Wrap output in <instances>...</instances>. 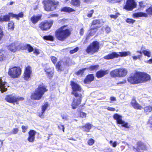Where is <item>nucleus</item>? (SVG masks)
Returning <instances> with one entry per match:
<instances>
[{
    "label": "nucleus",
    "instance_id": "nucleus-1",
    "mask_svg": "<svg viewBox=\"0 0 152 152\" xmlns=\"http://www.w3.org/2000/svg\"><path fill=\"white\" fill-rule=\"evenodd\" d=\"M70 85L72 90V94L75 97L78 98V99L74 98L72 104V108L75 109L81 103L82 98V93L83 91L81 86L75 82L71 81Z\"/></svg>",
    "mask_w": 152,
    "mask_h": 152
},
{
    "label": "nucleus",
    "instance_id": "nucleus-2",
    "mask_svg": "<svg viewBox=\"0 0 152 152\" xmlns=\"http://www.w3.org/2000/svg\"><path fill=\"white\" fill-rule=\"evenodd\" d=\"M150 76L144 72H138L135 73L133 76L128 79L129 82L132 84L144 83L150 80Z\"/></svg>",
    "mask_w": 152,
    "mask_h": 152
},
{
    "label": "nucleus",
    "instance_id": "nucleus-3",
    "mask_svg": "<svg viewBox=\"0 0 152 152\" xmlns=\"http://www.w3.org/2000/svg\"><path fill=\"white\" fill-rule=\"evenodd\" d=\"M55 33L56 37L58 40L64 41L70 36L71 32L67 26H64L57 30Z\"/></svg>",
    "mask_w": 152,
    "mask_h": 152
},
{
    "label": "nucleus",
    "instance_id": "nucleus-4",
    "mask_svg": "<svg viewBox=\"0 0 152 152\" xmlns=\"http://www.w3.org/2000/svg\"><path fill=\"white\" fill-rule=\"evenodd\" d=\"M47 91L46 86L42 84L40 85L35 89L34 92L32 94L31 98L32 99L39 100L41 98L44 93Z\"/></svg>",
    "mask_w": 152,
    "mask_h": 152
},
{
    "label": "nucleus",
    "instance_id": "nucleus-5",
    "mask_svg": "<svg viewBox=\"0 0 152 152\" xmlns=\"http://www.w3.org/2000/svg\"><path fill=\"white\" fill-rule=\"evenodd\" d=\"M130 55L131 53L129 51L119 52H113L104 56V58L106 60H110L113 59L115 58H118L119 57H126L129 55Z\"/></svg>",
    "mask_w": 152,
    "mask_h": 152
},
{
    "label": "nucleus",
    "instance_id": "nucleus-6",
    "mask_svg": "<svg viewBox=\"0 0 152 152\" xmlns=\"http://www.w3.org/2000/svg\"><path fill=\"white\" fill-rule=\"evenodd\" d=\"M44 9L47 11H52L55 10L58 2L54 0H45L44 1Z\"/></svg>",
    "mask_w": 152,
    "mask_h": 152
},
{
    "label": "nucleus",
    "instance_id": "nucleus-7",
    "mask_svg": "<svg viewBox=\"0 0 152 152\" xmlns=\"http://www.w3.org/2000/svg\"><path fill=\"white\" fill-rule=\"evenodd\" d=\"M21 72V69L19 67L14 66L9 69L8 74L11 77L16 78L20 76Z\"/></svg>",
    "mask_w": 152,
    "mask_h": 152
},
{
    "label": "nucleus",
    "instance_id": "nucleus-8",
    "mask_svg": "<svg viewBox=\"0 0 152 152\" xmlns=\"http://www.w3.org/2000/svg\"><path fill=\"white\" fill-rule=\"evenodd\" d=\"M99 48V43L95 41L87 47L86 52L88 54H93L98 51Z\"/></svg>",
    "mask_w": 152,
    "mask_h": 152
},
{
    "label": "nucleus",
    "instance_id": "nucleus-9",
    "mask_svg": "<svg viewBox=\"0 0 152 152\" xmlns=\"http://www.w3.org/2000/svg\"><path fill=\"white\" fill-rule=\"evenodd\" d=\"M137 5V3L134 0H126L124 8L128 11L132 10L136 7Z\"/></svg>",
    "mask_w": 152,
    "mask_h": 152
},
{
    "label": "nucleus",
    "instance_id": "nucleus-10",
    "mask_svg": "<svg viewBox=\"0 0 152 152\" xmlns=\"http://www.w3.org/2000/svg\"><path fill=\"white\" fill-rule=\"evenodd\" d=\"M113 118L116 121L117 123L118 124H122V126L126 128H129L130 125H129L128 123L125 122L122 120V116L117 113L115 114L113 116Z\"/></svg>",
    "mask_w": 152,
    "mask_h": 152
},
{
    "label": "nucleus",
    "instance_id": "nucleus-11",
    "mask_svg": "<svg viewBox=\"0 0 152 152\" xmlns=\"http://www.w3.org/2000/svg\"><path fill=\"white\" fill-rule=\"evenodd\" d=\"M53 23V21L50 22H42L40 24L39 27L43 31H46L49 29Z\"/></svg>",
    "mask_w": 152,
    "mask_h": 152
},
{
    "label": "nucleus",
    "instance_id": "nucleus-12",
    "mask_svg": "<svg viewBox=\"0 0 152 152\" xmlns=\"http://www.w3.org/2000/svg\"><path fill=\"white\" fill-rule=\"evenodd\" d=\"M137 148H135L134 147H133V150L135 152H142L141 151L146 149V147L144 143L140 141H139L137 143Z\"/></svg>",
    "mask_w": 152,
    "mask_h": 152
},
{
    "label": "nucleus",
    "instance_id": "nucleus-13",
    "mask_svg": "<svg viewBox=\"0 0 152 152\" xmlns=\"http://www.w3.org/2000/svg\"><path fill=\"white\" fill-rule=\"evenodd\" d=\"M32 74V69L31 67L28 66L26 67L24 74V78L25 80H28L31 77Z\"/></svg>",
    "mask_w": 152,
    "mask_h": 152
},
{
    "label": "nucleus",
    "instance_id": "nucleus-14",
    "mask_svg": "<svg viewBox=\"0 0 152 152\" xmlns=\"http://www.w3.org/2000/svg\"><path fill=\"white\" fill-rule=\"evenodd\" d=\"M44 70L46 72L47 76L50 79L53 77L54 72L53 68L47 67L45 68Z\"/></svg>",
    "mask_w": 152,
    "mask_h": 152
},
{
    "label": "nucleus",
    "instance_id": "nucleus-15",
    "mask_svg": "<svg viewBox=\"0 0 152 152\" xmlns=\"http://www.w3.org/2000/svg\"><path fill=\"white\" fill-rule=\"evenodd\" d=\"M19 44L17 42L12 43L8 46L9 50L13 52H15L17 50H19L20 47L18 48Z\"/></svg>",
    "mask_w": 152,
    "mask_h": 152
},
{
    "label": "nucleus",
    "instance_id": "nucleus-16",
    "mask_svg": "<svg viewBox=\"0 0 152 152\" xmlns=\"http://www.w3.org/2000/svg\"><path fill=\"white\" fill-rule=\"evenodd\" d=\"M36 133V132L32 130H30L28 132V137L27 140L29 142H34Z\"/></svg>",
    "mask_w": 152,
    "mask_h": 152
},
{
    "label": "nucleus",
    "instance_id": "nucleus-17",
    "mask_svg": "<svg viewBox=\"0 0 152 152\" xmlns=\"http://www.w3.org/2000/svg\"><path fill=\"white\" fill-rule=\"evenodd\" d=\"M100 21L99 20H94L93 21V25L91 26L92 28H91V32L89 33V35L90 36H93L94 35V33L95 32L94 30L95 29H96L97 28L99 27V26H98L94 27V25L99 24V23Z\"/></svg>",
    "mask_w": 152,
    "mask_h": 152
},
{
    "label": "nucleus",
    "instance_id": "nucleus-18",
    "mask_svg": "<svg viewBox=\"0 0 152 152\" xmlns=\"http://www.w3.org/2000/svg\"><path fill=\"white\" fill-rule=\"evenodd\" d=\"M5 99L8 102L12 103L15 102V96L12 95H6Z\"/></svg>",
    "mask_w": 152,
    "mask_h": 152
},
{
    "label": "nucleus",
    "instance_id": "nucleus-19",
    "mask_svg": "<svg viewBox=\"0 0 152 152\" xmlns=\"http://www.w3.org/2000/svg\"><path fill=\"white\" fill-rule=\"evenodd\" d=\"M119 77H125L127 73V69L124 68L118 69Z\"/></svg>",
    "mask_w": 152,
    "mask_h": 152
},
{
    "label": "nucleus",
    "instance_id": "nucleus-20",
    "mask_svg": "<svg viewBox=\"0 0 152 152\" xmlns=\"http://www.w3.org/2000/svg\"><path fill=\"white\" fill-rule=\"evenodd\" d=\"M41 17L40 15H33L31 18V21L33 24H36L41 19Z\"/></svg>",
    "mask_w": 152,
    "mask_h": 152
},
{
    "label": "nucleus",
    "instance_id": "nucleus-21",
    "mask_svg": "<svg viewBox=\"0 0 152 152\" xmlns=\"http://www.w3.org/2000/svg\"><path fill=\"white\" fill-rule=\"evenodd\" d=\"M131 104L132 107L136 109L141 110L142 109V107L134 99L132 100Z\"/></svg>",
    "mask_w": 152,
    "mask_h": 152
},
{
    "label": "nucleus",
    "instance_id": "nucleus-22",
    "mask_svg": "<svg viewBox=\"0 0 152 152\" xmlns=\"http://www.w3.org/2000/svg\"><path fill=\"white\" fill-rule=\"evenodd\" d=\"M108 70H101L97 72L96 73V76L98 78H100L108 73Z\"/></svg>",
    "mask_w": 152,
    "mask_h": 152
},
{
    "label": "nucleus",
    "instance_id": "nucleus-23",
    "mask_svg": "<svg viewBox=\"0 0 152 152\" xmlns=\"http://www.w3.org/2000/svg\"><path fill=\"white\" fill-rule=\"evenodd\" d=\"M6 85V83L3 82L2 80L0 78V91L2 92L6 91L7 90Z\"/></svg>",
    "mask_w": 152,
    "mask_h": 152
},
{
    "label": "nucleus",
    "instance_id": "nucleus-24",
    "mask_svg": "<svg viewBox=\"0 0 152 152\" xmlns=\"http://www.w3.org/2000/svg\"><path fill=\"white\" fill-rule=\"evenodd\" d=\"M49 106V104L47 102L45 103L42 106V111L40 113H39V116L41 117H42V116L43 115V114L47 108Z\"/></svg>",
    "mask_w": 152,
    "mask_h": 152
},
{
    "label": "nucleus",
    "instance_id": "nucleus-25",
    "mask_svg": "<svg viewBox=\"0 0 152 152\" xmlns=\"http://www.w3.org/2000/svg\"><path fill=\"white\" fill-rule=\"evenodd\" d=\"M94 77L93 74H90L88 75L84 80V82L86 83H88L93 81L94 79Z\"/></svg>",
    "mask_w": 152,
    "mask_h": 152
},
{
    "label": "nucleus",
    "instance_id": "nucleus-26",
    "mask_svg": "<svg viewBox=\"0 0 152 152\" xmlns=\"http://www.w3.org/2000/svg\"><path fill=\"white\" fill-rule=\"evenodd\" d=\"M133 16L134 18H137L139 17H148V15L147 14L143 12H139L134 13Z\"/></svg>",
    "mask_w": 152,
    "mask_h": 152
},
{
    "label": "nucleus",
    "instance_id": "nucleus-27",
    "mask_svg": "<svg viewBox=\"0 0 152 152\" xmlns=\"http://www.w3.org/2000/svg\"><path fill=\"white\" fill-rule=\"evenodd\" d=\"M118 69H115L110 72L111 77H119Z\"/></svg>",
    "mask_w": 152,
    "mask_h": 152
},
{
    "label": "nucleus",
    "instance_id": "nucleus-28",
    "mask_svg": "<svg viewBox=\"0 0 152 152\" xmlns=\"http://www.w3.org/2000/svg\"><path fill=\"white\" fill-rule=\"evenodd\" d=\"M10 13H9L7 15H5L1 17H0V22H6L9 21L10 19V18L11 17H12V16H11L10 15Z\"/></svg>",
    "mask_w": 152,
    "mask_h": 152
},
{
    "label": "nucleus",
    "instance_id": "nucleus-29",
    "mask_svg": "<svg viewBox=\"0 0 152 152\" xmlns=\"http://www.w3.org/2000/svg\"><path fill=\"white\" fill-rule=\"evenodd\" d=\"M6 56V53L5 51L0 50V61L5 59Z\"/></svg>",
    "mask_w": 152,
    "mask_h": 152
},
{
    "label": "nucleus",
    "instance_id": "nucleus-30",
    "mask_svg": "<svg viewBox=\"0 0 152 152\" xmlns=\"http://www.w3.org/2000/svg\"><path fill=\"white\" fill-rule=\"evenodd\" d=\"M10 15L11 16H12L13 17L15 18L18 20L19 19V18H22L23 15V13L22 12L19 13L18 15L13 14L12 13H10Z\"/></svg>",
    "mask_w": 152,
    "mask_h": 152
},
{
    "label": "nucleus",
    "instance_id": "nucleus-31",
    "mask_svg": "<svg viewBox=\"0 0 152 152\" xmlns=\"http://www.w3.org/2000/svg\"><path fill=\"white\" fill-rule=\"evenodd\" d=\"M63 62L62 61H59L56 65V67L59 71H61L64 68L63 66Z\"/></svg>",
    "mask_w": 152,
    "mask_h": 152
},
{
    "label": "nucleus",
    "instance_id": "nucleus-32",
    "mask_svg": "<svg viewBox=\"0 0 152 152\" xmlns=\"http://www.w3.org/2000/svg\"><path fill=\"white\" fill-rule=\"evenodd\" d=\"M146 4L143 1H140L138 2V6L139 7L138 8L139 10H143L145 7Z\"/></svg>",
    "mask_w": 152,
    "mask_h": 152
},
{
    "label": "nucleus",
    "instance_id": "nucleus-33",
    "mask_svg": "<svg viewBox=\"0 0 152 152\" xmlns=\"http://www.w3.org/2000/svg\"><path fill=\"white\" fill-rule=\"evenodd\" d=\"M61 11L65 12H71L74 11V10L72 8L68 7H65L61 9Z\"/></svg>",
    "mask_w": 152,
    "mask_h": 152
},
{
    "label": "nucleus",
    "instance_id": "nucleus-34",
    "mask_svg": "<svg viewBox=\"0 0 152 152\" xmlns=\"http://www.w3.org/2000/svg\"><path fill=\"white\" fill-rule=\"evenodd\" d=\"M137 52L139 53L140 54H141L142 53L145 56H146L148 57L151 56V52L149 51L143 50L142 52L141 51H137Z\"/></svg>",
    "mask_w": 152,
    "mask_h": 152
},
{
    "label": "nucleus",
    "instance_id": "nucleus-35",
    "mask_svg": "<svg viewBox=\"0 0 152 152\" xmlns=\"http://www.w3.org/2000/svg\"><path fill=\"white\" fill-rule=\"evenodd\" d=\"M144 112L148 114L152 110V107L150 105L146 106L144 108Z\"/></svg>",
    "mask_w": 152,
    "mask_h": 152
},
{
    "label": "nucleus",
    "instance_id": "nucleus-36",
    "mask_svg": "<svg viewBox=\"0 0 152 152\" xmlns=\"http://www.w3.org/2000/svg\"><path fill=\"white\" fill-rule=\"evenodd\" d=\"M80 3L79 0H72L71 2V4L74 6H79Z\"/></svg>",
    "mask_w": 152,
    "mask_h": 152
},
{
    "label": "nucleus",
    "instance_id": "nucleus-37",
    "mask_svg": "<svg viewBox=\"0 0 152 152\" xmlns=\"http://www.w3.org/2000/svg\"><path fill=\"white\" fill-rule=\"evenodd\" d=\"M84 127V128H85V129L84 130V131L86 132H88L91 129V124H88L85 125Z\"/></svg>",
    "mask_w": 152,
    "mask_h": 152
},
{
    "label": "nucleus",
    "instance_id": "nucleus-38",
    "mask_svg": "<svg viewBox=\"0 0 152 152\" xmlns=\"http://www.w3.org/2000/svg\"><path fill=\"white\" fill-rule=\"evenodd\" d=\"M14 28V23L12 22H11L8 24V29L10 30H12Z\"/></svg>",
    "mask_w": 152,
    "mask_h": 152
},
{
    "label": "nucleus",
    "instance_id": "nucleus-39",
    "mask_svg": "<svg viewBox=\"0 0 152 152\" xmlns=\"http://www.w3.org/2000/svg\"><path fill=\"white\" fill-rule=\"evenodd\" d=\"M61 116L62 117V118L64 120H68L69 119V116L67 114H61Z\"/></svg>",
    "mask_w": 152,
    "mask_h": 152
},
{
    "label": "nucleus",
    "instance_id": "nucleus-40",
    "mask_svg": "<svg viewBox=\"0 0 152 152\" xmlns=\"http://www.w3.org/2000/svg\"><path fill=\"white\" fill-rule=\"evenodd\" d=\"M120 15V14L119 13L117 12V13H116L115 15H110L109 16L111 18L116 19Z\"/></svg>",
    "mask_w": 152,
    "mask_h": 152
},
{
    "label": "nucleus",
    "instance_id": "nucleus-41",
    "mask_svg": "<svg viewBox=\"0 0 152 152\" xmlns=\"http://www.w3.org/2000/svg\"><path fill=\"white\" fill-rule=\"evenodd\" d=\"M146 12L148 14L152 15V6H151L149 8L146 9Z\"/></svg>",
    "mask_w": 152,
    "mask_h": 152
},
{
    "label": "nucleus",
    "instance_id": "nucleus-42",
    "mask_svg": "<svg viewBox=\"0 0 152 152\" xmlns=\"http://www.w3.org/2000/svg\"><path fill=\"white\" fill-rule=\"evenodd\" d=\"M99 65H94V66H91L89 69L90 70H96L97 69L98 67H99Z\"/></svg>",
    "mask_w": 152,
    "mask_h": 152
},
{
    "label": "nucleus",
    "instance_id": "nucleus-43",
    "mask_svg": "<svg viewBox=\"0 0 152 152\" xmlns=\"http://www.w3.org/2000/svg\"><path fill=\"white\" fill-rule=\"evenodd\" d=\"M44 39H45L53 41V37L51 36H45L44 37Z\"/></svg>",
    "mask_w": 152,
    "mask_h": 152
},
{
    "label": "nucleus",
    "instance_id": "nucleus-44",
    "mask_svg": "<svg viewBox=\"0 0 152 152\" xmlns=\"http://www.w3.org/2000/svg\"><path fill=\"white\" fill-rule=\"evenodd\" d=\"M87 69H88V68H85L81 70H79L77 72V74L78 75H82L84 73V71Z\"/></svg>",
    "mask_w": 152,
    "mask_h": 152
},
{
    "label": "nucleus",
    "instance_id": "nucleus-45",
    "mask_svg": "<svg viewBox=\"0 0 152 152\" xmlns=\"http://www.w3.org/2000/svg\"><path fill=\"white\" fill-rule=\"evenodd\" d=\"M50 58L51 61H52L53 63L54 64H55L56 63L57 60V58H56L55 56H51L50 57Z\"/></svg>",
    "mask_w": 152,
    "mask_h": 152
},
{
    "label": "nucleus",
    "instance_id": "nucleus-46",
    "mask_svg": "<svg viewBox=\"0 0 152 152\" xmlns=\"http://www.w3.org/2000/svg\"><path fill=\"white\" fill-rule=\"evenodd\" d=\"M126 22L129 23H133L135 22V20L132 19L127 18L126 20Z\"/></svg>",
    "mask_w": 152,
    "mask_h": 152
},
{
    "label": "nucleus",
    "instance_id": "nucleus-47",
    "mask_svg": "<svg viewBox=\"0 0 152 152\" xmlns=\"http://www.w3.org/2000/svg\"><path fill=\"white\" fill-rule=\"evenodd\" d=\"M24 99V98L22 97L18 96L16 97L15 96V102H17V104H18L17 102L18 101H22Z\"/></svg>",
    "mask_w": 152,
    "mask_h": 152
},
{
    "label": "nucleus",
    "instance_id": "nucleus-48",
    "mask_svg": "<svg viewBox=\"0 0 152 152\" xmlns=\"http://www.w3.org/2000/svg\"><path fill=\"white\" fill-rule=\"evenodd\" d=\"M110 143L111 146L114 148L116 147L117 144V143L116 141H115L113 142L112 140H110Z\"/></svg>",
    "mask_w": 152,
    "mask_h": 152
},
{
    "label": "nucleus",
    "instance_id": "nucleus-49",
    "mask_svg": "<svg viewBox=\"0 0 152 152\" xmlns=\"http://www.w3.org/2000/svg\"><path fill=\"white\" fill-rule=\"evenodd\" d=\"M94 142V140L92 139H89L88 141V143L90 145H93Z\"/></svg>",
    "mask_w": 152,
    "mask_h": 152
},
{
    "label": "nucleus",
    "instance_id": "nucleus-50",
    "mask_svg": "<svg viewBox=\"0 0 152 152\" xmlns=\"http://www.w3.org/2000/svg\"><path fill=\"white\" fill-rule=\"evenodd\" d=\"M79 50V48L78 47H76L74 49L71 50L70 51V53L71 54H73L76 52H77Z\"/></svg>",
    "mask_w": 152,
    "mask_h": 152
},
{
    "label": "nucleus",
    "instance_id": "nucleus-51",
    "mask_svg": "<svg viewBox=\"0 0 152 152\" xmlns=\"http://www.w3.org/2000/svg\"><path fill=\"white\" fill-rule=\"evenodd\" d=\"M27 46V48L28 49V50L29 52H31L33 50V48L30 45H28Z\"/></svg>",
    "mask_w": 152,
    "mask_h": 152
},
{
    "label": "nucleus",
    "instance_id": "nucleus-52",
    "mask_svg": "<svg viewBox=\"0 0 152 152\" xmlns=\"http://www.w3.org/2000/svg\"><path fill=\"white\" fill-rule=\"evenodd\" d=\"M105 29V31L107 33H109L110 31V28L108 26H106L105 28L103 27L102 29Z\"/></svg>",
    "mask_w": 152,
    "mask_h": 152
},
{
    "label": "nucleus",
    "instance_id": "nucleus-53",
    "mask_svg": "<svg viewBox=\"0 0 152 152\" xmlns=\"http://www.w3.org/2000/svg\"><path fill=\"white\" fill-rule=\"evenodd\" d=\"M148 125H152V117L151 116L149 118L147 122Z\"/></svg>",
    "mask_w": 152,
    "mask_h": 152
},
{
    "label": "nucleus",
    "instance_id": "nucleus-54",
    "mask_svg": "<svg viewBox=\"0 0 152 152\" xmlns=\"http://www.w3.org/2000/svg\"><path fill=\"white\" fill-rule=\"evenodd\" d=\"M142 55H139L137 56H134L133 57V60H136L137 59H140L142 57Z\"/></svg>",
    "mask_w": 152,
    "mask_h": 152
},
{
    "label": "nucleus",
    "instance_id": "nucleus-55",
    "mask_svg": "<svg viewBox=\"0 0 152 152\" xmlns=\"http://www.w3.org/2000/svg\"><path fill=\"white\" fill-rule=\"evenodd\" d=\"M94 12V11L93 10H91L88 13L87 16L88 17H91L93 13Z\"/></svg>",
    "mask_w": 152,
    "mask_h": 152
},
{
    "label": "nucleus",
    "instance_id": "nucleus-56",
    "mask_svg": "<svg viewBox=\"0 0 152 152\" xmlns=\"http://www.w3.org/2000/svg\"><path fill=\"white\" fill-rule=\"evenodd\" d=\"M18 131V128H14L11 131L12 133L14 134H15L17 133Z\"/></svg>",
    "mask_w": 152,
    "mask_h": 152
},
{
    "label": "nucleus",
    "instance_id": "nucleus-57",
    "mask_svg": "<svg viewBox=\"0 0 152 152\" xmlns=\"http://www.w3.org/2000/svg\"><path fill=\"white\" fill-rule=\"evenodd\" d=\"M126 80L125 79L123 80L122 81H120L117 83V85H120L122 84H124L126 83Z\"/></svg>",
    "mask_w": 152,
    "mask_h": 152
},
{
    "label": "nucleus",
    "instance_id": "nucleus-58",
    "mask_svg": "<svg viewBox=\"0 0 152 152\" xmlns=\"http://www.w3.org/2000/svg\"><path fill=\"white\" fill-rule=\"evenodd\" d=\"M28 128V127L27 126H22V129L23 132L25 133L26 132V130Z\"/></svg>",
    "mask_w": 152,
    "mask_h": 152
},
{
    "label": "nucleus",
    "instance_id": "nucleus-59",
    "mask_svg": "<svg viewBox=\"0 0 152 152\" xmlns=\"http://www.w3.org/2000/svg\"><path fill=\"white\" fill-rule=\"evenodd\" d=\"M3 36V33L2 29L0 27V40H1Z\"/></svg>",
    "mask_w": 152,
    "mask_h": 152
},
{
    "label": "nucleus",
    "instance_id": "nucleus-60",
    "mask_svg": "<svg viewBox=\"0 0 152 152\" xmlns=\"http://www.w3.org/2000/svg\"><path fill=\"white\" fill-rule=\"evenodd\" d=\"M86 114L85 113L83 112H80V116L82 117H85L86 116Z\"/></svg>",
    "mask_w": 152,
    "mask_h": 152
},
{
    "label": "nucleus",
    "instance_id": "nucleus-61",
    "mask_svg": "<svg viewBox=\"0 0 152 152\" xmlns=\"http://www.w3.org/2000/svg\"><path fill=\"white\" fill-rule=\"evenodd\" d=\"M58 128L61 129L62 130L63 132H64V125H61L58 126Z\"/></svg>",
    "mask_w": 152,
    "mask_h": 152
},
{
    "label": "nucleus",
    "instance_id": "nucleus-62",
    "mask_svg": "<svg viewBox=\"0 0 152 152\" xmlns=\"http://www.w3.org/2000/svg\"><path fill=\"white\" fill-rule=\"evenodd\" d=\"M107 110H108L110 111H114L115 110V108L111 107H108L107 108Z\"/></svg>",
    "mask_w": 152,
    "mask_h": 152
},
{
    "label": "nucleus",
    "instance_id": "nucleus-63",
    "mask_svg": "<svg viewBox=\"0 0 152 152\" xmlns=\"http://www.w3.org/2000/svg\"><path fill=\"white\" fill-rule=\"evenodd\" d=\"M110 100L111 102H114L116 101V99L114 97H111L110 98Z\"/></svg>",
    "mask_w": 152,
    "mask_h": 152
},
{
    "label": "nucleus",
    "instance_id": "nucleus-64",
    "mask_svg": "<svg viewBox=\"0 0 152 152\" xmlns=\"http://www.w3.org/2000/svg\"><path fill=\"white\" fill-rule=\"evenodd\" d=\"M34 53L38 54L39 53V50L37 49H35Z\"/></svg>",
    "mask_w": 152,
    "mask_h": 152
}]
</instances>
